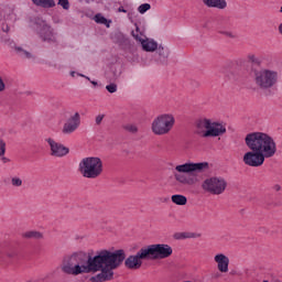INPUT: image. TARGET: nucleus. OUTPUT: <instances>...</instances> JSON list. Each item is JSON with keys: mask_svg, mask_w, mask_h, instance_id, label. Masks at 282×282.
I'll return each mask as SVG.
<instances>
[{"mask_svg": "<svg viewBox=\"0 0 282 282\" xmlns=\"http://www.w3.org/2000/svg\"><path fill=\"white\" fill-rule=\"evenodd\" d=\"M124 249L115 251L100 250L96 256L85 251H75L63 257L61 270L64 274H91L100 272L90 278V282H106L113 279V271L124 263Z\"/></svg>", "mask_w": 282, "mask_h": 282, "instance_id": "nucleus-1", "label": "nucleus"}, {"mask_svg": "<svg viewBox=\"0 0 282 282\" xmlns=\"http://www.w3.org/2000/svg\"><path fill=\"white\" fill-rule=\"evenodd\" d=\"M245 144L251 151L245 153L243 163L247 166H263L265 159L276 155V142L265 132H250L245 138Z\"/></svg>", "mask_w": 282, "mask_h": 282, "instance_id": "nucleus-2", "label": "nucleus"}, {"mask_svg": "<svg viewBox=\"0 0 282 282\" xmlns=\"http://www.w3.org/2000/svg\"><path fill=\"white\" fill-rule=\"evenodd\" d=\"M31 28L43 43H50V45H56L58 43V33L47 21L41 18H33L31 20Z\"/></svg>", "mask_w": 282, "mask_h": 282, "instance_id": "nucleus-3", "label": "nucleus"}, {"mask_svg": "<svg viewBox=\"0 0 282 282\" xmlns=\"http://www.w3.org/2000/svg\"><path fill=\"white\" fill-rule=\"evenodd\" d=\"M195 127V133L200 138H219L226 133V126L206 118L196 120Z\"/></svg>", "mask_w": 282, "mask_h": 282, "instance_id": "nucleus-4", "label": "nucleus"}, {"mask_svg": "<svg viewBox=\"0 0 282 282\" xmlns=\"http://www.w3.org/2000/svg\"><path fill=\"white\" fill-rule=\"evenodd\" d=\"M79 173L87 180H96L102 175V160L98 156L84 158L79 162Z\"/></svg>", "mask_w": 282, "mask_h": 282, "instance_id": "nucleus-5", "label": "nucleus"}, {"mask_svg": "<svg viewBox=\"0 0 282 282\" xmlns=\"http://www.w3.org/2000/svg\"><path fill=\"white\" fill-rule=\"evenodd\" d=\"M253 80L259 89H272V87H275L276 83H279V72L268 68L254 69Z\"/></svg>", "mask_w": 282, "mask_h": 282, "instance_id": "nucleus-6", "label": "nucleus"}, {"mask_svg": "<svg viewBox=\"0 0 282 282\" xmlns=\"http://www.w3.org/2000/svg\"><path fill=\"white\" fill-rule=\"evenodd\" d=\"M175 126V117L173 115H161L152 122V132L154 135H166Z\"/></svg>", "mask_w": 282, "mask_h": 282, "instance_id": "nucleus-7", "label": "nucleus"}, {"mask_svg": "<svg viewBox=\"0 0 282 282\" xmlns=\"http://www.w3.org/2000/svg\"><path fill=\"white\" fill-rule=\"evenodd\" d=\"M228 186V182L224 180V177H210L206 178L202 183V188L205 193H210V195H223Z\"/></svg>", "mask_w": 282, "mask_h": 282, "instance_id": "nucleus-8", "label": "nucleus"}, {"mask_svg": "<svg viewBox=\"0 0 282 282\" xmlns=\"http://www.w3.org/2000/svg\"><path fill=\"white\" fill-rule=\"evenodd\" d=\"M145 251L148 252V258L153 260L169 259L173 254V248L166 243L149 245L145 247Z\"/></svg>", "mask_w": 282, "mask_h": 282, "instance_id": "nucleus-9", "label": "nucleus"}, {"mask_svg": "<svg viewBox=\"0 0 282 282\" xmlns=\"http://www.w3.org/2000/svg\"><path fill=\"white\" fill-rule=\"evenodd\" d=\"M124 252V267L128 270H140L142 268V261H149V253L147 252V247L141 248L135 254L126 257Z\"/></svg>", "mask_w": 282, "mask_h": 282, "instance_id": "nucleus-10", "label": "nucleus"}, {"mask_svg": "<svg viewBox=\"0 0 282 282\" xmlns=\"http://www.w3.org/2000/svg\"><path fill=\"white\" fill-rule=\"evenodd\" d=\"M208 170V162L202 163H184L176 165L174 169L175 173H202Z\"/></svg>", "mask_w": 282, "mask_h": 282, "instance_id": "nucleus-11", "label": "nucleus"}, {"mask_svg": "<svg viewBox=\"0 0 282 282\" xmlns=\"http://www.w3.org/2000/svg\"><path fill=\"white\" fill-rule=\"evenodd\" d=\"M47 144L51 148V155L53 158H65L69 153V148L63 145V143L56 142L54 139H46Z\"/></svg>", "mask_w": 282, "mask_h": 282, "instance_id": "nucleus-12", "label": "nucleus"}, {"mask_svg": "<svg viewBox=\"0 0 282 282\" xmlns=\"http://www.w3.org/2000/svg\"><path fill=\"white\" fill-rule=\"evenodd\" d=\"M80 127V113L75 112L65 123L63 127V133L69 135V133H74L76 129Z\"/></svg>", "mask_w": 282, "mask_h": 282, "instance_id": "nucleus-13", "label": "nucleus"}, {"mask_svg": "<svg viewBox=\"0 0 282 282\" xmlns=\"http://www.w3.org/2000/svg\"><path fill=\"white\" fill-rule=\"evenodd\" d=\"M171 54V51L169 47L158 44L155 48V55H154V61L159 63L160 65H166V61H169V56Z\"/></svg>", "mask_w": 282, "mask_h": 282, "instance_id": "nucleus-14", "label": "nucleus"}, {"mask_svg": "<svg viewBox=\"0 0 282 282\" xmlns=\"http://www.w3.org/2000/svg\"><path fill=\"white\" fill-rule=\"evenodd\" d=\"M131 34L135 41H139V43H141L143 52H155V50L158 48V42H155L154 40H144L140 35L135 34V32H131Z\"/></svg>", "mask_w": 282, "mask_h": 282, "instance_id": "nucleus-15", "label": "nucleus"}, {"mask_svg": "<svg viewBox=\"0 0 282 282\" xmlns=\"http://www.w3.org/2000/svg\"><path fill=\"white\" fill-rule=\"evenodd\" d=\"M214 261L218 263V270L219 272H228V265L230 263V259L224 254V253H218L215 256Z\"/></svg>", "mask_w": 282, "mask_h": 282, "instance_id": "nucleus-16", "label": "nucleus"}, {"mask_svg": "<svg viewBox=\"0 0 282 282\" xmlns=\"http://www.w3.org/2000/svg\"><path fill=\"white\" fill-rule=\"evenodd\" d=\"M206 8H216L217 10H226L228 2L226 0H202Z\"/></svg>", "mask_w": 282, "mask_h": 282, "instance_id": "nucleus-17", "label": "nucleus"}, {"mask_svg": "<svg viewBox=\"0 0 282 282\" xmlns=\"http://www.w3.org/2000/svg\"><path fill=\"white\" fill-rule=\"evenodd\" d=\"M34 6H37L39 8H54L56 6V2L54 0H32Z\"/></svg>", "mask_w": 282, "mask_h": 282, "instance_id": "nucleus-18", "label": "nucleus"}, {"mask_svg": "<svg viewBox=\"0 0 282 282\" xmlns=\"http://www.w3.org/2000/svg\"><path fill=\"white\" fill-rule=\"evenodd\" d=\"M14 50H15L18 56H20V58H28V61L34 59V55H32V53L28 52L23 47L15 46Z\"/></svg>", "mask_w": 282, "mask_h": 282, "instance_id": "nucleus-19", "label": "nucleus"}, {"mask_svg": "<svg viewBox=\"0 0 282 282\" xmlns=\"http://www.w3.org/2000/svg\"><path fill=\"white\" fill-rule=\"evenodd\" d=\"M173 173L176 182H180V184H187L189 186L191 184H195V181L186 177L184 174H180V172H173Z\"/></svg>", "mask_w": 282, "mask_h": 282, "instance_id": "nucleus-20", "label": "nucleus"}, {"mask_svg": "<svg viewBox=\"0 0 282 282\" xmlns=\"http://www.w3.org/2000/svg\"><path fill=\"white\" fill-rule=\"evenodd\" d=\"M172 202L173 204H176V206H186L188 198L184 195L175 194L172 195Z\"/></svg>", "mask_w": 282, "mask_h": 282, "instance_id": "nucleus-21", "label": "nucleus"}, {"mask_svg": "<svg viewBox=\"0 0 282 282\" xmlns=\"http://www.w3.org/2000/svg\"><path fill=\"white\" fill-rule=\"evenodd\" d=\"M94 21H96L100 25H106V28H111V20L105 18L101 13H97L94 18Z\"/></svg>", "mask_w": 282, "mask_h": 282, "instance_id": "nucleus-22", "label": "nucleus"}, {"mask_svg": "<svg viewBox=\"0 0 282 282\" xmlns=\"http://www.w3.org/2000/svg\"><path fill=\"white\" fill-rule=\"evenodd\" d=\"M195 237H197V235L193 232H176L173 236V238L178 241L183 239H195Z\"/></svg>", "mask_w": 282, "mask_h": 282, "instance_id": "nucleus-23", "label": "nucleus"}, {"mask_svg": "<svg viewBox=\"0 0 282 282\" xmlns=\"http://www.w3.org/2000/svg\"><path fill=\"white\" fill-rule=\"evenodd\" d=\"M25 239H43V234L39 231H26L22 235Z\"/></svg>", "mask_w": 282, "mask_h": 282, "instance_id": "nucleus-24", "label": "nucleus"}, {"mask_svg": "<svg viewBox=\"0 0 282 282\" xmlns=\"http://www.w3.org/2000/svg\"><path fill=\"white\" fill-rule=\"evenodd\" d=\"M110 80H118V78H120L122 70H120V68H117L116 66H112L110 69Z\"/></svg>", "mask_w": 282, "mask_h": 282, "instance_id": "nucleus-25", "label": "nucleus"}, {"mask_svg": "<svg viewBox=\"0 0 282 282\" xmlns=\"http://www.w3.org/2000/svg\"><path fill=\"white\" fill-rule=\"evenodd\" d=\"M122 129H124V131H128V133H132L133 135L138 133V126L133 123H126L122 126Z\"/></svg>", "mask_w": 282, "mask_h": 282, "instance_id": "nucleus-26", "label": "nucleus"}, {"mask_svg": "<svg viewBox=\"0 0 282 282\" xmlns=\"http://www.w3.org/2000/svg\"><path fill=\"white\" fill-rule=\"evenodd\" d=\"M1 32H10V26L6 24V20H3V14L0 13V35Z\"/></svg>", "mask_w": 282, "mask_h": 282, "instance_id": "nucleus-27", "label": "nucleus"}, {"mask_svg": "<svg viewBox=\"0 0 282 282\" xmlns=\"http://www.w3.org/2000/svg\"><path fill=\"white\" fill-rule=\"evenodd\" d=\"M11 186H14L17 188L23 186V180H21V177L18 176L11 177Z\"/></svg>", "mask_w": 282, "mask_h": 282, "instance_id": "nucleus-28", "label": "nucleus"}, {"mask_svg": "<svg viewBox=\"0 0 282 282\" xmlns=\"http://www.w3.org/2000/svg\"><path fill=\"white\" fill-rule=\"evenodd\" d=\"M149 10H151V6L149 3H143L138 7V12L140 14H144V13L149 12Z\"/></svg>", "mask_w": 282, "mask_h": 282, "instance_id": "nucleus-29", "label": "nucleus"}, {"mask_svg": "<svg viewBox=\"0 0 282 282\" xmlns=\"http://www.w3.org/2000/svg\"><path fill=\"white\" fill-rule=\"evenodd\" d=\"M106 89L109 94H116V91H118V85L115 83H111L106 86Z\"/></svg>", "mask_w": 282, "mask_h": 282, "instance_id": "nucleus-30", "label": "nucleus"}, {"mask_svg": "<svg viewBox=\"0 0 282 282\" xmlns=\"http://www.w3.org/2000/svg\"><path fill=\"white\" fill-rule=\"evenodd\" d=\"M57 3L63 7V10H67L69 8V0H58Z\"/></svg>", "mask_w": 282, "mask_h": 282, "instance_id": "nucleus-31", "label": "nucleus"}, {"mask_svg": "<svg viewBox=\"0 0 282 282\" xmlns=\"http://www.w3.org/2000/svg\"><path fill=\"white\" fill-rule=\"evenodd\" d=\"M0 155H6V141L0 139Z\"/></svg>", "mask_w": 282, "mask_h": 282, "instance_id": "nucleus-32", "label": "nucleus"}, {"mask_svg": "<svg viewBox=\"0 0 282 282\" xmlns=\"http://www.w3.org/2000/svg\"><path fill=\"white\" fill-rule=\"evenodd\" d=\"M220 34H224V36H228L229 39H237V35L230 31H221Z\"/></svg>", "mask_w": 282, "mask_h": 282, "instance_id": "nucleus-33", "label": "nucleus"}, {"mask_svg": "<svg viewBox=\"0 0 282 282\" xmlns=\"http://www.w3.org/2000/svg\"><path fill=\"white\" fill-rule=\"evenodd\" d=\"M102 120H105V115H98L95 119L96 124H101Z\"/></svg>", "mask_w": 282, "mask_h": 282, "instance_id": "nucleus-34", "label": "nucleus"}, {"mask_svg": "<svg viewBox=\"0 0 282 282\" xmlns=\"http://www.w3.org/2000/svg\"><path fill=\"white\" fill-rule=\"evenodd\" d=\"M2 91H6V82H3V78L0 76V94Z\"/></svg>", "mask_w": 282, "mask_h": 282, "instance_id": "nucleus-35", "label": "nucleus"}, {"mask_svg": "<svg viewBox=\"0 0 282 282\" xmlns=\"http://www.w3.org/2000/svg\"><path fill=\"white\" fill-rule=\"evenodd\" d=\"M0 161H1L3 164H8V162H10V159H9V158H6V154H2V155H0Z\"/></svg>", "mask_w": 282, "mask_h": 282, "instance_id": "nucleus-36", "label": "nucleus"}, {"mask_svg": "<svg viewBox=\"0 0 282 282\" xmlns=\"http://www.w3.org/2000/svg\"><path fill=\"white\" fill-rule=\"evenodd\" d=\"M249 61H251V63H256L257 65H259V58H257L254 55H250Z\"/></svg>", "mask_w": 282, "mask_h": 282, "instance_id": "nucleus-37", "label": "nucleus"}, {"mask_svg": "<svg viewBox=\"0 0 282 282\" xmlns=\"http://www.w3.org/2000/svg\"><path fill=\"white\" fill-rule=\"evenodd\" d=\"M134 25H135V31H132V32H134V34H138L142 39V33L140 32V26H138V23H135Z\"/></svg>", "mask_w": 282, "mask_h": 282, "instance_id": "nucleus-38", "label": "nucleus"}, {"mask_svg": "<svg viewBox=\"0 0 282 282\" xmlns=\"http://www.w3.org/2000/svg\"><path fill=\"white\" fill-rule=\"evenodd\" d=\"M118 12H123L124 14H127V10L124 9V7H119Z\"/></svg>", "mask_w": 282, "mask_h": 282, "instance_id": "nucleus-39", "label": "nucleus"}, {"mask_svg": "<svg viewBox=\"0 0 282 282\" xmlns=\"http://www.w3.org/2000/svg\"><path fill=\"white\" fill-rule=\"evenodd\" d=\"M90 83L94 85V87H98V82L90 80Z\"/></svg>", "mask_w": 282, "mask_h": 282, "instance_id": "nucleus-40", "label": "nucleus"}, {"mask_svg": "<svg viewBox=\"0 0 282 282\" xmlns=\"http://www.w3.org/2000/svg\"><path fill=\"white\" fill-rule=\"evenodd\" d=\"M278 30H279L280 34L282 35V23L279 25Z\"/></svg>", "mask_w": 282, "mask_h": 282, "instance_id": "nucleus-41", "label": "nucleus"}, {"mask_svg": "<svg viewBox=\"0 0 282 282\" xmlns=\"http://www.w3.org/2000/svg\"><path fill=\"white\" fill-rule=\"evenodd\" d=\"M70 76L74 78L76 76V72L72 70Z\"/></svg>", "mask_w": 282, "mask_h": 282, "instance_id": "nucleus-42", "label": "nucleus"}, {"mask_svg": "<svg viewBox=\"0 0 282 282\" xmlns=\"http://www.w3.org/2000/svg\"><path fill=\"white\" fill-rule=\"evenodd\" d=\"M77 75H79L82 78H87V76L84 74L78 73Z\"/></svg>", "mask_w": 282, "mask_h": 282, "instance_id": "nucleus-43", "label": "nucleus"}, {"mask_svg": "<svg viewBox=\"0 0 282 282\" xmlns=\"http://www.w3.org/2000/svg\"><path fill=\"white\" fill-rule=\"evenodd\" d=\"M116 36H118V39L122 37V33H117Z\"/></svg>", "mask_w": 282, "mask_h": 282, "instance_id": "nucleus-44", "label": "nucleus"}, {"mask_svg": "<svg viewBox=\"0 0 282 282\" xmlns=\"http://www.w3.org/2000/svg\"><path fill=\"white\" fill-rule=\"evenodd\" d=\"M84 78H86V80H89V83H91V78H89L88 76H86Z\"/></svg>", "mask_w": 282, "mask_h": 282, "instance_id": "nucleus-45", "label": "nucleus"}, {"mask_svg": "<svg viewBox=\"0 0 282 282\" xmlns=\"http://www.w3.org/2000/svg\"><path fill=\"white\" fill-rule=\"evenodd\" d=\"M9 257H14V253L13 254H9Z\"/></svg>", "mask_w": 282, "mask_h": 282, "instance_id": "nucleus-46", "label": "nucleus"}, {"mask_svg": "<svg viewBox=\"0 0 282 282\" xmlns=\"http://www.w3.org/2000/svg\"><path fill=\"white\" fill-rule=\"evenodd\" d=\"M263 282H268V280H264Z\"/></svg>", "mask_w": 282, "mask_h": 282, "instance_id": "nucleus-47", "label": "nucleus"}, {"mask_svg": "<svg viewBox=\"0 0 282 282\" xmlns=\"http://www.w3.org/2000/svg\"><path fill=\"white\" fill-rule=\"evenodd\" d=\"M79 1H84V0H79Z\"/></svg>", "mask_w": 282, "mask_h": 282, "instance_id": "nucleus-48", "label": "nucleus"}]
</instances>
